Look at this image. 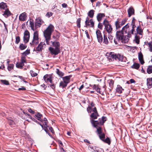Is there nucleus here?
Here are the masks:
<instances>
[{
    "instance_id": "obj_46",
    "label": "nucleus",
    "mask_w": 152,
    "mask_h": 152,
    "mask_svg": "<svg viewBox=\"0 0 152 152\" xmlns=\"http://www.w3.org/2000/svg\"><path fill=\"white\" fill-rule=\"evenodd\" d=\"M99 136L100 139L103 141L105 138V134L104 133H102L99 134Z\"/></svg>"
},
{
    "instance_id": "obj_51",
    "label": "nucleus",
    "mask_w": 152,
    "mask_h": 152,
    "mask_svg": "<svg viewBox=\"0 0 152 152\" xmlns=\"http://www.w3.org/2000/svg\"><path fill=\"white\" fill-rule=\"evenodd\" d=\"M30 53V50H26L24 52L22 53V54L25 56H26V55L29 54Z\"/></svg>"
},
{
    "instance_id": "obj_43",
    "label": "nucleus",
    "mask_w": 152,
    "mask_h": 152,
    "mask_svg": "<svg viewBox=\"0 0 152 152\" xmlns=\"http://www.w3.org/2000/svg\"><path fill=\"white\" fill-rule=\"evenodd\" d=\"M26 45L23 44H20L19 46V48L20 49L22 50H23L26 49Z\"/></svg>"
},
{
    "instance_id": "obj_38",
    "label": "nucleus",
    "mask_w": 152,
    "mask_h": 152,
    "mask_svg": "<svg viewBox=\"0 0 152 152\" xmlns=\"http://www.w3.org/2000/svg\"><path fill=\"white\" fill-rule=\"evenodd\" d=\"M115 25L117 29L120 28L122 26V25L120 24V22L118 20L115 22Z\"/></svg>"
},
{
    "instance_id": "obj_25",
    "label": "nucleus",
    "mask_w": 152,
    "mask_h": 152,
    "mask_svg": "<svg viewBox=\"0 0 152 152\" xmlns=\"http://www.w3.org/2000/svg\"><path fill=\"white\" fill-rule=\"evenodd\" d=\"M115 59L116 60H118L121 61H122L123 60V56L121 55L120 54H115Z\"/></svg>"
},
{
    "instance_id": "obj_31",
    "label": "nucleus",
    "mask_w": 152,
    "mask_h": 152,
    "mask_svg": "<svg viewBox=\"0 0 152 152\" xmlns=\"http://www.w3.org/2000/svg\"><path fill=\"white\" fill-rule=\"evenodd\" d=\"M127 20V18H123L122 19H118L117 20L120 22V24L121 25L123 26L125 24L126 22V21Z\"/></svg>"
},
{
    "instance_id": "obj_29",
    "label": "nucleus",
    "mask_w": 152,
    "mask_h": 152,
    "mask_svg": "<svg viewBox=\"0 0 152 152\" xmlns=\"http://www.w3.org/2000/svg\"><path fill=\"white\" fill-rule=\"evenodd\" d=\"M10 15L11 12L8 9H7L6 10L4 11V13L3 14V15H4L6 18H7Z\"/></svg>"
},
{
    "instance_id": "obj_24",
    "label": "nucleus",
    "mask_w": 152,
    "mask_h": 152,
    "mask_svg": "<svg viewBox=\"0 0 152 152\" xmlns=\"http://www.w3.org/2000/svg\"><path fill=\"white\" fill-rule=\"evenodd\" d=\"M29 23L30 25V26L31 27V29L34 31H35L36 30V28L37 27H35V26H34L33 20L30 19L29 20Z\"/></svg>"
},
{
    "instance_id": "obj_7",
    "label": "nucleus",
    "mask_w": 152,
    "mask_h": 152,
    "mask_svg": "<svg viewBox=\"0 0 152 152\" xmlns=\"http://www.w3.org/2000/svg\"><path fill=\"white\" fill-rule=\"evenodd\" d=\"M42 122V124L40 123H38V124L41 126L42 129L45 131L47 134H48L50 137H51V134L48 132V127H49V126L47 125L48 122L44 121Z\"/></svg>"
},
{
    "instance_id": "obj_39",
    "label": "nucleus",
    "mask_w": 152,
    "mask_h": 152,
    "mask_svg": "<svg viewBox=\"0 0 152 152\" xmlns=\"http://www.w3.org/2000/svg\"><path fill=\"white\" fill-rule=\"evenodd\" d=\"M103 141L108 144L109 145H110L111 143V141L110 138L108 137H107L106 139L103 140Z\"/></svg>"
},
{
    "instance_id": "obj_56",
    "label": "nucleus",
    "mask_w": 152,
    "mask_h": 152,
    "mask_svg": "<svg viewBox=\"0 0 152 152\" xmlns=\"http://www.w3.org/2000/svg\"><path fill=\"white\" fill-rule=\"evenodd\" d=\"M53 14V13L51 12H48L46 15V16L49 18Z\"/></svg>"
},
{
    "instance_id": "obj_42",
    "label": "nucleus",
    "mask_w": 152,
    "mask_h": 152,
    "mask_svg": "<svg viewBox=\"0 0 152 152\" xmlns=\"http://www.w3.org/2000/svg\"><path fill=\"white\" fill-rule=\"evenodd\" d=\"M147 73L150 74L152 73V65L149 66H148L147 70Z\"/></svg>"
},
{
    "instance_id": "obj_26",
    "label": "nucleus",
    "mask_w": 152,
    "mask_h": 152,
    "mask_svg": "<svg viewBox=\"0 0 152 152\" xmlns=\"http://www.w3.org/2000/svg\"><path fill=\"white\" fill-rule=\"evenodd\" d=\"M35 117L37 118V120L40 121L41 122L43 121V119L41 118L42 115L39 113H37V114L35 115Z\"/></svg>"
},
{
    "instance_id": "obj_10",
    "label": "nucleus",
    "mask_w": 152,
    "mask_h": 152,
    "mask_svg": "<svg viewBox=\"0 0 152 152\" xmlns=\"http://www.w3.org/2000/svg\"><path fill=\"white\" fill-rule=\"evenodd\" d=\"M52 77V76L51 75L46 74L44 76L43 79L46 83L49 82L52 83L53 82Z\"/></svg>"
},
{
    "instance_id": "obj_32",
    "label": "nucleus",
    "mask_w": 152,
    "mask_h": 152,
    "mask_svg": "<svg viewBox=\"0 0 152 152\" xmlns=\"http://www.w3.org/2000/svg\"><path fill=\"white\" fill-rule=\"evenodd\" d=\"M56 72L60 77H62L64 76V73L58 69H56Z\"/></svg>"
},
{
    "instance_id": "obj_57",
    "label": "nucleus",
    "mask_w": 152,
    "mask_h": 152,
    "mask_svg": "<svg viewBox=\"0 0 152 152\" xmlns=\"http://www.w3.org/2000/svg\"><path fill=\"white\" fill-rule=\"evenodd\" d=\"M20 40V37L19 36L17 37L16 38V42L17 44L19 43Z\"/></svg>"
},
{
    "instance_id": "obj_44",
    "label": "nucleus",
    "mask_w": 152,
    "mask_h": 152,
    "mask_svg": "<svg viewBox=\"0 0 152 152\" xmlns=\"http://www.w3.org/2000/svg\"><path fill=\"white\" fill-rule=\"evenodd\" d=\"M103 43L106 45H107L108 44V40L106 35H104Z\"/></svg>"
},
{
    "instance_id": "obj_37",
    "label": "nucleus",
    "mask_w": 152,
    "mask_h": 152,
    "mask_svg": "<svg viewBox=\"0 0 152 152\" xmlns=\"http://www.w3.org/2000/svg\"><path fill=\"white\" fill-rule=\"evenodd\" d=\"M109 86L110 88H112L113 86L114 81L112 80H110L108 81Z\"/></svg>"
},
{
    "instance_id": "obj_13",
    "label": "nucleus",
    "mask_w": 152,
    "mask_h": 152,
    "mask_svg": "<svg viewBox=\"0 0 152 152\" xmlns=\"http://www.w3.org/2000/svg\"><path fill=\"white\" fill-rule=\"evenodd\" d=\"M96 34L98 42L100 43L102 42L103 41V38L100 31L99 30H97L96 31Z\"/></svg>"
},
{
    "instance_id": "obj_47",
    "label": "nucleus",
    "mask_w": 152,
    "mask_h": 152,
    "mask_svg": "<svg viewBox=\"0 0 152 152\" xmlns=\"http://www.w3.org/2000/svg\"><path fill=\"white\" fill-rule=\"evenodd\" d=\"M20 62L23 64H24V63L26 62V59L25 56H22L21 57Z\"/></svg>"
},
{
    "instance_id": "obj_40",
    "label": "nucleus",
    "mask_w": 152,
    "mask_h": 152,
    "mask_svg": "<svg viewBox=\"0 0 152 152\" xmlns=\"http://www.w3.org/2000/svg\"><path fill=\"white\" fill-rule=\"evenodd\" d=\"M98 116V114H96V113H92L91 114L90 116L92 118L93 120V119H96L97 118V116Z\"/></svg>"
},
{
    "instance_id": "obj_22",
    "label": "nucleus",
    "mask_w": 152,
    "mask_h": 152,
    "mask_svg": "<svg viewBox=\"0 0 152 152\" xmlns=\"http://www.w3.org/2000/svg\"><path fill=\"white\" fill-rule=\"evenodd\" d=\"M8 123L12 127L15 126L16 124L15 122L11 118L8 119Z\"/></svg>"
},
{
    "instance_id": "obj_27",
    "label": "nucleus",
    "mask_w": 152,
    "mask_h": 152,
    "mask_svg": "<svg viewBox=\"0 0 152 152\" xmlns=\"http://www.w3.org/2000/svg\"><path fill=\"white\" fill-rule=\"evenodd\" d=\"M124 89L122 88V87L120 85H118L116 88V92L119 94L122 93V91L124 90Z\"/></svg>"
},
{
    "instance_id": "obj_45",
    "label": "nucleus",
    "mask_w": 152,
    "mask_h": 152,
    "mask_svg": "<svg viewBox=\"0 0 152 152\" xmlns=\"http://www.w3.org/2000/svg\"><path fill=\"white\" fill-rule=\"evenodd\" d=\"M81 18H78L76 21V23L77 24V26L79 28H80V21H81Z\"/></svg>"
},
{
    "instance_id": "obj_6",
    "label": "nucleus",
    "mask_w": 152,
    "mask_h": 152,
    "mask_svg": "<svg viewBox=\"0 0 152 152\" xmlns=\"http://www.w3.org/2000/svg\"><path fill=\"white\" fill-rule=\"evenodd\" d=\"M103 24L105 26L106 31L108 34H111L113 28L112 26L109 24L108 21L106 19H104L103 22Z\"/></svg>"
},
{
    "instance_id": "obj_48",
    "label": "nucleus",
    "mask_w": 152,
    "mask_h": 152,
    "mask_svg": "<svg viewBox=\"0 0 152 152\" xmlns=\"http://www.w3.org/2000/svg\"><path fill=\"white\" fill-rule=\"evenodd\" d=\"M1 83L4 84H5L7 85H8L9 84V82L6 80H1Z\"/></svg>"
},
{
    "instance_id": "obj_17",
    "label": "nucleus",
    "mask_w": 152,
    "mask_h": 152,
    "mask_svg": "<svg viewBox=\"0 0 152 152\" xmlns=\"http://www.w3.org/2000/svg\"><path fill=\"white\" fill-rule=\"evenodd\" d=\"M43 23V21L39 18H38L36 20L35 23V27L37 28L39 27Z\"/></svg>"
},
{
    "instance_id": "obj_11",
    "label": "nucleus",
    "mask_w": 152,
    "mask_h": 152,
    "mask_svg": "<svg viewBox=\"0 0 152 152\" xmlns=\"http://www.w3.org/2000/svg\"><path fill=\"white\" fill-rule=\"evenodd\" d=\"M107 58L109 61H113L115 59V54L113 52L107 53H106Z\"/></svg>"
},
{
    "instance_id": "obj_20",
    "label": "nucleus",
    "mask_w": 152,
    "mask_h": 152,
    "mask_svg": "<svg viewBox=\"0 0 152 152\" xmlns=\"http://www.w3.org/2000/svg\"><path fill=\"white\" fill-rule=\"evenodd\" d=\"M147 85L148 88L152 87V78H148L147 79Z\"/></svg>"
},
{
    "instance_id": "obj_1",
    "label": "nucleus",
    "mask_w": 152,
    "mask_h": 152,
    "mask_svg": "<svg viewBox=\"0 0 152 152\" xmlns=\"http://www.w3.org/2000/svg\"><path fill=\"white\" fill-rule=\"evenodd\" d=\"M132 28L130 27L128 24H126L124 26L122 30L117 31L116 37L117 39L123 43H127L131 37V35L133 34L134 31V28L136 26L134 24H132Z\"/></svg>"
},
{
    "instance_id": "obj_62",
    "label": "nucleus",
    "mask_w": 152,
    "mask_h": 152,
    "mask_svg": "<svg viewBox=\"0 0 152 152\" xmlns=\"http://www.w3.org/2000/svg\"><path fill=\"white\" fill-rule=\"evenodd\" d=\"M52 84L50 85V87H51V88L53 89H54L55 88V85L53 84V83H51Z\"/></svg>"
},
{
    "instance_id": "obj_60",
    "label": "nucleus",
    "mask_w": 152,
    "mask_h": 152,
    "mask_svg": "<svg viewBox=\"0 0 152 152\" xmlns=\"http://www.w3.org/2000/svg\"><path fill=\"white\" fill-rule=\"evenodd\" d=\"M85 34H86V37H87V38L88 39H90V36L89 35V34H88V31L87 30H86L85 31Z\"/></svg>"
},
{
    "instance_id": "obj_12",
    "label": "nucleus",
    "mask_w": 152,
    "mask_h": 152,
    "mask_svg": "<svg viewBox=\"0 0 152 152\" xmlns=\"http://www.w3.org/2000/svg\"><path fill=\"white\" fill-rule=\"evenodd\" d=\"M49 50L50 51L51 54L54 55H57L60 52V48H54L50 47L49 48Z\"/></svg>"
},
{
    "instance_id": "obj_15",
    "label": "nucleus",
    "mask_w": 152,
    "mask_h": 152,
    "mask_svg": "<svg viewBox=\"0 0 152 152\" xmlns=\"http://www.w3.org/2000/svg\"><path fill=\"white\" fill-rule=\"evenodd\" d=\"M27 18V15L25 12H24L20 14L19 16V19L20 21H25Z\"/></svg>"
},
{
    "instance_id": "obj_64",
    "label": "nucleus",
    "mask_w": 152,
    "mask_h": 152,
    "mask_svg": "<svg viewBox=\"0 0 152 152\" xmlns=\"http://www.w3.org/2000/svg\"><path fill=\"white\" fill-rule=\"evenodd\" d=\"M129 81H130V83H135V81L134 80V79H131Z\"/></svg>"
},
{
    "instance_id": "obj_14",
    "label": "nucleus",
    "mask_w": 152,
    "mask_h": 152,
    "mask_svg": "<svg viewBox=\"0 0 152 152\" xmlns=\"http://www.w3.org/2000/svg\"><path fill=\"white\" fill-rule=\"evenodd\" d=\"M91 106H88L87 108V111L88 113H91L92 111H93L94 113L98 114L96 108L94 107V105H91Z\"/></svg>"
},
{
    "instance_id": "obj_33",
    "label": "nucleus",
    "mask_w": 152,
    "mask_h": 152,
    "mask_svg": "<svg viewBox=\"0 0 152 152\" xmlns=\"http://www.w3.org/2000/svg\"><path fill=\"white\" fill-rule=\"evenodd\" d=\"M94 11L93 10H91L88 13V16L91 18H92L94 15Z\"/></svg>"
},
{
    "instance_id": "obj_3",
    "label": "nucleus",
    "mask_w": 152,
    "mask_h": 152,
    "mask_svg": "<svg viewBox=\"0 0 152 152\" xmlns=\"http://www.w3.org/2000/svg\"><path fill=\"white\" fill-rule=\"evenodd\" d=\"M70 76H67L62 77L63 81H61L59 85V87L64 88L66 87L70 82Z\"/></svg>"
},
{
    "instance_id": "obj_28",
    "label": "nucleus",
    "mask_w": 152,
    "mask_h": 152,
    "mask_svg": "<svg viewBox=\"0 0 152 152\" xmlns=\"http://www.w3.org/2000/svg\"><path fill=\"white\" fill-rule=\"evenodd\" d=\"M136 30L137 34L140 35H142L143 33V30L140 26H138Z\"/></svg>"
},
{
    "instance_id": "obj_41",
    "label": "nucleus",
    "mask_w": 152,
    "mask_h": 152,
    "mask_svg": "<svg viewBox=\"0 0 152 152\" xmlns=\"http://www.w3.org/2000/svg\"><path fill=\"white\" fill-rule=\"evenodd\" d=\"M7 7L6 4L2 2L0 3V8L4 9Z\"/></svg>"
},
{
    "instance_id": "obj_34",
    "label": "nucleus",
    "mask_w": 152,
    "mask_h": 152,
    "mask_svg": "<svg viewBox=\"0 0 152 152\" xmlns=\"http://www.w3.org/2000/svg\"><path fill=\"white\" fill-rule=\"evenodd\" d=\"M24 66V64L21 62H18L16 64V66L18 68L21 69L23 68V66Z\"/></svg>"
},
{
    "instance_id": "obj_36",
    "label": "nucleus",
    "mask_w": 152,
    "mask_h": 152,
    "mask_svg": "<svg viewBox=\"0 0 152 152\" xmlns=\"http://www.w3.org/2000/svg\"><path fill=\"white\" fill-rule=\"evenodd\" d=\"M101 125H98L97 127H96L97 129V131L98 134H100L102 133V128L100 126Z\"/></svg>"
},
{
    "instance_id": "obj_30",
    "label": "nucleus",
    "mask_w": 152,
    "mask_h": 152,
    "mask_svg": "<svg viewBox=\"0 0 152 152\" xmlns=\"http://www.w3.org/2000/svg\"><path fill=\"white\" fill-rule=\"evenodd\" d=\"M51 42L53 46V47H55V48H60V43L59 42H52L51 41Z\"/></svg>"
},
{
    "instance_id": "obj_55",
    "label": "nucleus",
    "mask_w": 152,
    "mask_h": 152,
    "mask_svg": "<svg viewBox=\"0 0 152 152\" xmlns=\"http://www.w3.org/2000/svg\"><path fill=\"white\" fill-rule=\"evenodd\" d=\"M148 47H149V50L151 52L152 51V42H149L148 44Z\"/></svg>"
},
{
    "instance_id": "obj_21",
    "label": "nucleus",
    "mask_w": 152,
    "mask_h": 152,
    "mask_svg": "<svg viewBox=\"0 0 152 152\" xmlns=\"http://www.w3.org/2000/svg\"><path fill=\"white\" fill-rule=\"evenodd\" d=\"M105 16V15L104 13H99L97 14L96 18L98 21L99 22H100L101 21L102 18Z\"/></svg>"
},
{
    "instance_id": "obj_35",
    "label": "nucleus",
    "mask_w": 152,
    "mask_h": 152,
    "mask_svg": "<svg viewBox=\"0 0 152 152\" xmlns=\"http://www.w3.org/2000/svg\"><path fill=\"white\" fill-rule=\"evenodd\" d=\"M140 67V64H139L135 63L134 64L131 66L132 68L138 69Z\"/></svg>"
},
{
    "instance_id": "obj_50",
    "label": "nucleus",
    "mask_w": 152,
    "mask_h": 152,
    "mask_svg": "<svg viewBox=\"0 0 152 152\" xmlns=\"http://www.w3.org/2000/svg\"><path fill=\"white\" fill-rule=\"evenodd\" d=\"M140 38L137 35H136L135 36V42L137 44H138L139 43L140 41H139Z\"/></svg>"
},
{
    "instance_id": "obj_9",
    "label": "nucleus",
    "mask_w": 152,
    "mask_h": 152,
    "mask_svg": "<svg viewBox=\"0 0 152 152\" xmlns=\"http://www.w3.org/2000/svg\"><path fill=\"white\" fill-rule=\"evenodd\" d=\"M30 38V33L29 32L26 30L24 33V36L23 38V41L25 43H27L29 41Z\"/></svg>"
},
{
    "instance_id": "obj_54",
    "label": "nucleus",
    "mask_w": 152,
    "mask_h": 152,
    "mask_svg": "<svg viewBox=\"0 0 152 152\" xmlns=\"http://www.w3.org/2000/svg\"><path fill=\"white\" fill-rule=\"evenodd\" d=\"M14 67V65L12 64H10L8 66V69L9 71L13 69Z\"/></svg>"
},
{
    "instance_id": "obj_52",
    "label": "nucleus",
    "mask_w": 152,
    "mask_h": 152,
    "mask_svg": "<svg viewBox=\"0 0 152 152\" xmlns=\"http://www.w3.org/2000/svg\"><path fill=\"white\" fill-rule=\"evenodd\" d=\"M28 118L31 119L32 121H34L35 122H37L38 124V123H39V122H38L37 120L35 119L34 118L32 117L30 114H28Z\"/></svg>"
},
{
    "instance_id": "obj_18",
    "label": "nucleus",
    "mask_w": 152,
    "mask_h": 152,
    "mask_svg": "<svg viewBox=\"0 0 152 152\" xmlns=\"http://www.w3.org/2000/svg\"><path fill=\"white\" fill-rule=\"evenodd\" d=\"M91 26V27H93L94 26V23L92 19L90 20L89 21H88L87 23H85V27H87L88 26Z\"/></svg>"
},
{
    "instance_id": "obj_63",
    "label": "nucleus",
    "mask_w": 152,
    "mask_h": 152,
    "mask_svg": "<svg viewBox=\"0 0 152 152\" xmlns=\"http://www.w3.org/2000/svg\"><path fill=\"white\" fill-rule=\"evenodd\" d=\"M26 89L24 87H22L21 88H18V90L19 91H24L26 90Z\"/></svg>"
},
{
    "instance_id": "obj_49",
    "label": "nucleus",
    "mask_w": 152,
    "mask_h": 152,
    "mask_svg": "<svg viewBox=\"0 0 152 152\" xmlns=\"http://www.w3.org/2000/svg\"><path fill=\"white\" fill-rule=\"evenodd\" d=\"M30 73L31 76L34 77L37 76V74L36 73L33 71L32 70H31Z\"/></svg>"
},
{
    "instance_id": "obj_19",
    "label": "nucleus",
    "mask_w": 152,
    "mask_h": 152,
    "mask_svg": "<svg viewBox=\"0 0 152 152\" xmlns=\"http://www.w3.org/2000/svg\"><path fill=\"white\" fill-rule=\"evenodd\" d=\"M91 26V27H93L94 26V23L92 19L90 20L89 21H88L87 23H85V27H87L88 26Z\"/></svg>"
},
{
    "instance_id": "obj_5",
    "label": "nucleus",
    "mask_w": 152,
    "mask_h": 152,
    "mask_svg": "<svg viewBox=\"0 0 152 152\" xmlns=\"http://www.w3.org/2000/svg\"><path fill=\"white\" fill-rule=\"evenodd\" d=\"M106 117L103 116L102 117V119L99 120V122L97 121L92 120H91V123L94 127H97L98 125H103L106 121Z\"/></svg>"
},
{
    "instance_id": "obj_58",
    "label": "nucleus",
    "mask_w": 152,
    "mask_h": 152,
    "mask_svg": "<svg viewBox=\"0 0 152 152\" xmlns=\"http://www.w3.org/2000/svg\"><path fill=\"white\" fill-rule=\"evenodd\" d=\"M98 27L101 29H102L103 28V25L102 23H99L98 25Z\"/></svg>"
},
{
    "instance_id": "obj_23",
    "label": "nucleus",
    "mask_w": 152,
    "mask_h": 152,
    "mask_svg": "<svg viewBox=\"0 0 152 152\" xmlns=\"http://www.w3.org/2000/svg\"><path fill=\"white\" fill-rule=\"evenodd\" d=\"M138 58L141 64H143L144 63L143 59V56L141 53H139L138 55Z\"/></svg>"
},
{
    "instance_id": "obj_2",
    "label": "nucleus",
    "mask_w": 152,
    "mask_h": 152,
    "mask_svg": "<svg viewBox=\"0 0 152 152\" xmlns=\"http://www.w3.org/2000/svg\"><path fill=\"white\" fill-rule=\"evenodd\" d=\"M54 27L52 24H50L43 32L45 41L47 44H50L51 35L54 30Z\"/></svg>"
},
{
    "instance_id": "obj_53",
    "label": "nucleus",
    "mask_w": 152,
    "mask_h": 152,
    "mask_svg": "<svg viewBox=\"0 0 152 152\" xmlns=\"http://www.w3.org/2000/svg\"><path fill=\"white\" fill-rule=\"evenodd\" d=\"M111 34H109L108 35V37L110 42H112L113 39V37Z\"/></svg>"
},
{
    "instance_id": "obj_8",
    "label": "nucleus",
    "mask_w": 152,
    "mask_h": 152,
    "mask_svg": "<svg viewBox=\"0 0 152 152\" xmlns=\"http://www.w3.org/2000/svg\"><path fill=\"white\" fill-rule=\"evenodd\" d=\"M46 44L44 42H41L36 47L35 49V51L38 52L42 51L44 50L46 46Z\"/></svg>"
},
{
    "instance_id": "obj_16",
    "label": "nucleus",
    "mask_w": 152,
    "mask_h": 152,
    "mask_svg": "<svg viewBox=\"0 0 152 152\" xmlns=\"http://www.w3.org/2000/svg\"><path fill=\"white\" fill-rule=\"evenodd\" d=\"M127 12L129 17H130L134 14V10L132 7H131L129 8L127 10Z\"/></svg>"
},
{
    "instance_id": "obj_59",
    "label": "nucleus",
    "mask_w": 152,
    "mask_h": 152,
    "mask_svg": "<svg viewBox=\"0 0 152 152\" xmlns=\"http://www.w3.org/2000/svg\"><path fill=\"white\" fill-rule=\"evenodd\" d=\"M48 128H49V129L50 130V132L53 134L54 133V131L53 130V128L51 127H50L49 126V127H48Z\"/></svg>"
},
{
    "instance_id": "obj_4",
    "label": "nucleus",
    "mask_w": 152,
    "mask_h": 152,
    "mask_svg": "<svg viewBox=\"0 0 152 152\" xmlns=\"http://www.w3.org/2000/svg\"><path fill=\"white\" fill-rule=\"evenodd\" d=\"M39 42V35L37 31H35L33 34V37L32 41L30 44L32 47H34L37 45Z\"/></svg>"
},
{
    "instance_id": "obj_61",
    "label": "nucleus",
    "mask_w": 152,
    "mask_h": 152,
    "mask_svg": "<svg viewBox=\"0 0 152 152\" xmlns=\"http://www.w3.org/2000/svg\"><path fill=\"white\" fill-rule=\"evenodd\" d=\"M28 111L30 113L32 114H34V111L33 110H32L31 108H28Z\"/></svg>"
}]
</instances>
